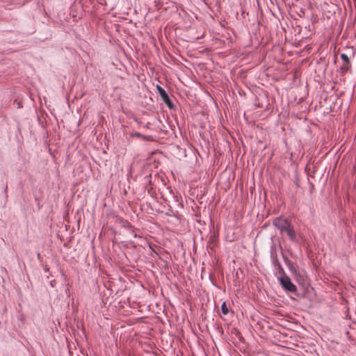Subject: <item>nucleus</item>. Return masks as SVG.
Listing matches in <instances>:
<instances>
[{"label":"nucleus","instance_id":"nucleus-1","mask_svg":"<svg viewBox=\"0 0 356 356\" xmlns=\"http://www.w3.org/2000/svg\"><path fill=\"white\" fill-rule=\"evenodd\" d=\"M280 283L284 289L290 291L295 292L296 291V286L295 284L292 283L290 278L288 277H282L280 279Z\"/></svg>","mask_w":356,"mask_h":356},{"label":"nucleus","instance_id":"nucleus-6","mask_svg":"<svg viewBox=\"0 0 356 356\" xmlns=\"http://www.w3.org/2000/svg\"><path fill=\"white\" fill-rule=\"evenodd\" d=\"M350 68V63H343L341 69L343 72H346Z\"/></svg>","mask_w":356,"mask_h":356},{"label":"nucleus","instance_id":"nucleus-2","mask_svg":"<svg viewBox=\"0 0 356 356\" xmlns=\"http://www.w3.org/2000/svg\"><path fill=\"white\" fill-rule=\"evenodd\" d=\"M273 225L280 229L281 232H284V229L287 228L289 222L285 218H277L273 220Z\"/></svg>","mask_w":356,"mask_h":356},{"label":"nucleus","instance_id":"nucleus-7","mask_svg":"<svg viewBox=\"0 0 356 356\" xmlns=\"http://www.w3.org/2000/svg\"><path fill=\"white\" fill-rule=\"evenodd\" d=\"M341 58L342 59L343 63H350L349 57L346 54H341Z\"/></svg>","mask_w":356,"mask_h":356},{"label":"nucleus","instance_id":"nucleus-5","mask_svg":"<svg viewBox=\"0 0 356 356\" xmlns=\"http://www.w3.org/2000/svg\"><path fill=\"white\" fill-rule=\"evenodd\" d=\"M221 311H222V313L224 314V315H227L229 313V309L227 308V306L226 305V302H224L222 304V306H221Z\"/></svg>","mask_w":356,"mask_h":356},{"label":"nucleus","instance_id":"nucleus-4","mask_svg":"<svg viewBox=\"0 0 356 356\" xmlns=\"http://www.w3.org/2000/svg\"><path fill=\"white\" fill-rule=\"evenodd\" d=\"M284 232H285L286 233L287 236H289V238L291 240H294L296 238L295 231H294L293 228L292 227V226L291 225L290 223L287 226V228L284 229Z\"/></svg>","mask_w":356,"mask_h":356},{"label":"nucleus","instance_id":"nucleus-3","mask_svg":"<svg viewBox=\"0 0 356 356\" xmlns=\"http://www.w3.org/2000/svg\"><path fill=\"white\" fill-rule=\"evenodd\" d=\"M158 90L163 100L170 106V99L165 90L161 86H158Z\"/></svg>","mask_w":356,"mask_h":356}]
</instances>
